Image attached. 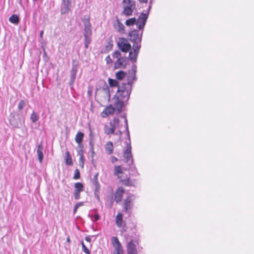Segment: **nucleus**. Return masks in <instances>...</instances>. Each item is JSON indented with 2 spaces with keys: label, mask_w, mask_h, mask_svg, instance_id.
I'll use <instances>...</instances> for the list:
<instances>
[{
  "label": "nucleus",
  "mask_w": 254,
  "mask_h": 254,
  "mask_svg": "<svg viewBox=\"0 0 254 254\" xmlns=\"http://www.w3.org/2000/svg\"><path fill=\"white\" fill-rule=\"evenodd\" d=\"M132 63L131 69L128 71L126 76L127 83H123L121 86L119 87L118 90L115 95V106L119 111L122 110L124 106L128 100L131 92L132 84L137 80L136 76L137 65L134 64L135 63Z\"/></svg>",
  "instance_id": "f257e3e1"
},
{
  "label": "nucleus",
  "mask_w": 254,
  "mask_h": 254,
  "mask_svg": "<svg viewBox=\"0 0 254 254\" xmlns=\"http://www.w3.org/2000/svg\"><path fill=\"white\" fill-rule=\"evenodd\" d=\"M143 31H139L133 29L130 31L128 35V38L130 41L133 43L132 48L129 51V57L130 60L133 63H136L137 56L141 48V42Z\"/></svg>",
  "instance_id": "f03ea898"
},
{
  "label": "nucleus",
  "mask_w": 254,
  "mask_h": 254,
  "mask_svg": "<svg viewBox=\"0 0 254 254\" xmlns=\"http://www.w3.org/2000/svg\"><path fill=\"white\" fill-rule=\"evenodd\" d=\"M122 118L124 119L125 131L126 132V135L128 138V140L126 141L125 142V144H126V148L124 150V160H125V161L129 166L130 169H134L135 166L133 165V160L132 155L131 154V144H130V134H129V129H128L127 120L125 115L122 116Z\"/></svg>",
  "instance_id": "7ed1b4c3"
},
{
  "label": "nucleus",
  "mask_w": 254,
  "mask_h": 254,
  "mask_svg": "<svg viewBox=\"0 0 254 254\" xmlns=\"http://www.w3.org/2000/svg\"><path fill=\"white\" fill-rule=\"evenodd\" d=\"M82 21L84 25V45L87 49L91 41V25L88 16H85Z\"/></svg>",
  "instance_id": "20e7f679"
},
{
  "label": "nucleus",
  "mask_w": 254,
  "mask_h": 254,
  "mask_svg": "<svg viewBox=\"0 0 254 254\" xmlns=\"http://www.w3.org/2000/svg\"><path fill=\"white\" fill-rule=\"evenodd\" d=\"M123 11L121 13L122 15L128 17L132 15L134 10L136 8V4L135 1L133 0H123Z\"/></svg>",
  "instance_id": "39448f33"
},
{
  "label": "nucleus",
  "mask_w": 254,
  "mask_h": 254,
  "mask_svg": "<svg viewBox=\"0 0 254 254\" xmlns=\"http://www.w3.org/2000/svg\"><path fill=\"white\" fill-rule=\"evenodd\" d=\"M152 4V0L149 1V5L146 12H141L138 18L136 19L137 28L140 31H143L147 20L148 17L149 12Z\"/></svg>",
  "instance_id": "423d86ee"
},
{
  "label": "nucleus",
  "mask_w": 254,
  "mask_h": 254,
  "mask_svg": "<svg viewBox=\"0 0 254 254\" xmlns=\"http://www.w3.org/2000/svg\"><path fill=\"white\" fill-rule=\"evenodd\" d=\"M134 196L133 195L128 196L124 200L123 209L127 214H130L133 207Z\"/></svg>",
  "instance_id": "0eeeda50"
},
{
  "label": "nucleus",
  "mask_w": 254,
  "mask_h": 254,
  "mask_svg": "<svg viewBox=\"0 0 254 254\" xmlns=\"http://www.w3.org/2000/svg\"><path fill=\"white\" fill-rule=\"evenodd\" d=\"M117 45L119 49L123 52L127 53L131 49V45L128 43L127 40L125 38H119Z\"/></svg>",
  "instance_id": "6e6552de"
},
{
  "label": "nucleus",
  "mask_w": 254,
  "mask_h": 254,
  "mask_svg": "<svg viewBox=\"0 0 254 254\" xmlns=\"http://www.w3.org/2000/svg\"><path fill=\"white\" fill-rule=\"evenodd\" d=\"M111 243L115 248L113 254H123L122 246L117 237L111 238Z\"/></svg>",
  "instance_id": "1a4fd4ad"
},
{
  "label": "nucleus",
  "mask_w": 254,
  "mask_h": 254,
  "mask_svg": "<svg viewBox=\"0 0 254 254\" xmlns=\"http://www.w3.org/2000/svg\"><path fill=\"white\" fill-rule=\"evenodd\" d=\"M10 125L15 128H20L24 124V120L20 118L18 116H13L9 119Z\"/></svg>",
  "instance_id": "9d476101"
},
{
  "label": "nucleus",
  "mask_w": 254,
  "mask_h": 254,
  "mask_svg": "<svg viewBox=\"0 0 254 254\" xmlns=\"http://www.w3.org/2000/svg\"><path fill=\"white\" fill-rule=\"evenodd\" d=\"M74 187L73 195L74 199L78 200L80 198V192L84 190V186L81 183L77 182L74 184Z\"/></svg>",
  "instance_id": "9b49d317"
},
{
  "label": "nucleus",
  "mask_w": 254,
  "mask_h": 254,
  "mask_svg": "<svg viewBox=\"0 0 254 254\" xmlns=\"http://www.w3.org/2000/svg\"><path fill=\"white\" fill-rule=\"evenodd\" d=\"M127 239L128 240V242L134 243L136 245H138L139 242V234L135 229H132L129 233Z\"/></svg>",
  "instance_id": "f8f14e48"
},
{
  "label": "nucleus",
  "mask_w": 254,
  "mask_h": 254,
  "mask_svg": "<svg viewBox=\"0 0 254 254\" xmlns=\"http://www.w3.org/2000/svg\"><path fill=\"white\" fill-rule=\"evenodd\" d=\"M71 0H62L61 11L62 14L68 12L71 8Z\"/></svg>",
  "instance_id": "ddd939ff"
},
{
  "label": "nucleus",
  "mask_w": 254,
  "mask_h": 254,
  "mask_svg": "<svg viewBox=\"0 0 254 254\" xmlns=\"http://www.w3.org/2000/svg\"><path fill=\"white\" fill-rule=\"evenodd\" d=\"M115 100H116V96H115ZM115 102V101H114ZM114 105H115V103H114ZM115 108L112 107L111 105L108 107H107L101 113L102 116L103 118L106 117L109 115L113 114L115 110H117L118 112H120L121 111H119L116 108L115 106H114Z\"/></svg>",
  "instance_id": "4468645a"
},
{
  "label": "nucleus",
  "mask_w": 254,
  "mask_h": 254,
  "mask_svg": "<svg viewBox=\"0 0 254 254\" xmlns=\"http://www.w3.org/2000/svg\"><path fill=\"white\" fill-rule=\"evenodd\" d=\"M127 254H137L136 245L132 242H128L127 244Z\"/></svg>",
  "instance_id": "2eb2a0df"
},
{
  "label": "nucleus",
  "mask_w": 254,
  "mask_h": 254,
  "mask_svg": "<svg viewBox=\"0 0 254 254\" xmlns=\"http://www.w3.org/2000/svg\"><path fill=\"white\" fill-rule=\"evenodd\" d=\"M124 192V190L122 187L119 188L116 191L114 194V196L115 199L117 203L122 200Z\"/></svg>",
  "instance_id": "dca6fc26"
},
{
  "label": "nucleus",
  "mask_w": 254,
  "mask_h": 254,
  "mask_svg": "<svg viewBox=\"0 0 254 254\" xmlns=\"http://www.w3.org/2000/svg\"><path fill=\"white\" fill-rule=\"evenodd\" d=\"M106 153L111 155L113 153L114 145L112 141H108L104 146Z\"/></svg>",
  "instance_id": "f3484780"
},
{
  "label": "nucleus",
  "mask_w": 254,
  "mask_h": 254,
  "mask_svg": "<svg viewBox=\"0 0 254 254\" xmlns=\"http://www.w3.org/2000/svg\"><path fill=\"white\" fill-rule=\"evenodd\" d=\"M114 28H115V29L118 32H120L121 33H124V31H125V26L123 25V24H122L120 22V21L119 20V19L118 18H117V19L116 20V22H115V23L114 24Z\"/></svg>",
  "instance_id": "a211bd4d"
},
{
  "label": "nucleus",
  "mask_w": 254,
  "mask_h": 254,
  "mask_svg": "<svg viewBox=\"0 0 254 254\" xmlns=\"http://www.w3.org/2000/svg\"><path fill=\"white\" fill-rule=\"evenodd\" d=\"M43 144L42 142H41L37 146V153L38 155V160L39 162L41 163L43 161L44 155L43 154Z\"/></svg>",
  "instance_id": "6ab92c4d"
},
{
  "label": "nucleus",
  "mask_w": 254,
  "mask_h": 254,
  "mask_svg": "<svg viewBox=\"0 0 254 254\" xmlns=\"http://www.w3.org/2000/svg\"><path fill=\"white\" fill-rule=\"evenodd\" d=\"M130 59L127 58V57H122L121 59H120L121 61H120V63L121 64L118 65V66H115V68H120L121 67L123 68H126V66L128 63V60Z\"/></svg>",
  "instance_id": "aec40b11"
},
{
  "label": "nucleus",
  "mask_w": 254,
  "mask_h": 254,
  "mask_svg": "<svg viewBox=\"0 0 254 254\" xmlns=\"http://www.w3.org/2000/svg\"><path fill=\"white\" fill-rule=\"evenodd\" d=\"M107 43L104 48L102 50V53H107L113 48V42L112 40H107Z\"/></svg>",
  "instance_id": "412c9836"
},
{
  "label": "nucleus",
  "mask_w": 254,
  "mask_h": 254,
  "mask_svg": "<svg viewBox=\"0 0 254 254\" xmlns=\"http://www.w3.org/2000/svg\"><path fill=\"white\" fill-rule=\"evenodd\" d=\"M115 220L117 226L119 228H121L123 223V214L121 213H118L116 216Z\"/></svg>",
  "instance_id": "4be33fe9"
},
{
  "label": "nucleus",
  "mask_w": 254,
  "mask_h": 254,
  "mask_svg": "<svg viewBox=\"0 0 254 254\" xmlns=\"http://www.w3.org/2000/svg\"><path fill=\"white\" fill-rule=\"evenodd\" d=\"M113 58H116L117 59V61L114 64V66H118V65L121 64L120 61H121L120 59H121L122 57H121L120 52H119V51H115L113 53Z\"/></svg>",
  "instance_id": "5701e85b"
},
{
  "label": "nucleus",
  "mask_w": 254,
  "mask_h": 254,
  "mask_svg": "<svg viewBox=\"0 0 254 254\" xmlns=\"http://www.w3.org/2000/svg\"><path fill=\"white\" fill-rule=\"evenodd\" d=\"M109 84L111 87H117L118 89L119 87H121V85H119V82L116 79H113L109 78L108 79ZM118 89L117 90V91Z\"/></svg>",
  "instance_id": "b1692460"
},
{
  "label": "nucleus",
  "mask_w": 254,
  "mask_h": 254,
  "mask_svg": "<svg viewBox=\"0 0 254 254\" xmlns=\"http://www.w3.org/2000/svg\"><path fill=\"white\" fill-rule=\"evenodd\" d=\"M9 21H10V22L17 25L18 24V23L19 22V17L16 14H12L9 18Z\"/></svg>",
  "instance_id": "393cba45"
},
{
  "label": "nucleus",
  "mask_w": 254,
  "mask_h": 254,
  "mask_svg": "<svg viewBox=\"0 0 254 254\" xmlns=\"http://www.w3.org/2000/svg\"><path fill=\"white\" fill-rule=\"evenodd\" d=\"M84 137V133L82 132H78L76 134L75 140L76 143L79 144V146H80V144L83 140V138Z\"/></svg>",
  "instance_id": "a878e982"
},
{
  "label": "nucleus",
  "mask_w": 254,
  "mask_h": 254,
  "mask_svg": "<svg viewBox=\"0 0 254 254\" xmlns=\"http://www.w3.org/2000/svg\"><path fill=\"white\" fill-rule=\"evenodd\" d=\"M119 124V120L118 118H114L110 122L109 126L115 131L116 128V125H118Z\"/></svg>",
  "instance_id": "bb28decb"
},
{
  "label": "nucleus",
  "mask_w": 254,
  "mask_h": 254,
  "mask_svg": "<svg viewBox=\"0 0 254 254\" xmlns=\"http://www.w3.org/2000/svg\"><path fill=\"white\" fill-rule=\"evenodd\" d=\"M65 155H66V157H65V162L66 165H72V158L70 155V154H69V152L68 151H66L65 152Z\"/></svg>",
  "instance_id": "cd10ccee"
},
{
  "label": "nucleus",
  "mask_w": 254,
  "mask_h": 254,
  "mask_svg": "<svg viewBox=\"0 0 254 254\" xmlns=\"http://www.w3.org/2000/svg\"><path fill=\"white\" fill-rule=\"evenodd\" d=\"M127 72L123 70H120L116 72V77L118 80H122L124 77H126Z\"/></svg>",
  "instance_id": "c85d7f7f"
},
{
  "label": "nucleus",
  "mask_w": 254,
  "mask_h": 254,
  "mask_svg": "<svg viewBox=\"0 0 254 254\" xmlns=\"http://www.w3.org/2000/svg\"><path fill=\"white\" fill-rule=\"evenodd\" d=\"M125 24L127 26L136 25V18L135 17L129 18L126 21Z\"/></svg>",
  "instance_id": "c756f323"
},
{
  "label": "nucleus",
  "mask_w": 254,
  "mask_h": 254,
  "mask_svg": "<svg viewBox=\"0 0 254 254\" xmlns=\"http://www.w3.org/2000/svg\"><path fill=\"white\" fill-rule=\"evenodd\" d=\"M78 154L80 156L79 159V165L83 167L84 166V156L83 153V150L81 148L80 150L78 151Z\"/></svg>",
  "instance_id": "7c9ffc66"
},
{
  "label": "nucleus",
  "mask_w": 254,
  "mask_h": 254,
  "mask_svg": "<svg viewBox=\"0 0 254 254\" xmlns=\"http://www.w3.org/2000/svg\"><path fill=\"white\" fill-rule=\"evenodd\" d=\"M39 119V115L34 111L32 112L30 116V119L32 123L36 122Z\"/></svg>",
  "instance_id": "2f4dec72"
},
{
  "label": "nucleus",
  "mask_w": 254,
  "mask_h": 254,
  "mask_svg": "<svg viewBox=\"0 0 254 254\" xmlns=\"http://www.w3.org/2000/svg\"><path fill=\"white\" fill-rule=\"evenodd\" d=\"M104 131L105 133L107 135L114 133V131L113 130V129L107 125H106L104 127Z\"/></svg>",
  "instance_id": "473e14b6"
},
{
  "label": "nucleus",
  "mask_w": 254,
  "mask_h": 254,
  "mask_svg": "<svg viewBox=\"0 0 254 254\" xmlns=\"http://www.w3.org/2000/svg\"><path fill=\"white\" fill-rule=\"evenodd\" d=\"M121 173H122V167L120 166H116L114 169V175L117 176Z\"/></svg>",
  "instance_id": "72a5a7b5"
},
{
  "label": "nucleus",
  "mask_w": 254,
  "mask_h": 254,
  "mask_svg": "<svg viewBox=\"0 0 254 254\" xmlns=\"http://www.w3.org/2000/svg\"><path fill=\"white\" fill-rule=\"evenodd\" d=\"M42 48H43V60L45 62L47 63L49 60V56H48V55H47V54L46 53L45 49L43 47H42Z\"/></svg>",
  "instance_id": "f704fd0d"
},
{
  "label": "nucleus",
  "mask_w": 254,
  "mask_h": 254,
  "mask_svg": "<svg viewBox=\"0 0 254 254\" xmlns=\"http://www.w3.org/2000/svg\"><path fill=\"white\" fill-rule=\"evenodd\" d=\"M80 173L79 170L78 169H76L74 170V176L73 177V179L74 180H78L80 178Z\"/></svg>",
  "instance_id": "c9c22d12"
},
{
  "label": "nucleus",
  "mask_w": 254,
  "mask_h": 254,
  "mask_svg": "<svg viewBox=\"0 0 254 254\" xmlns=\"http://www.w3.org/2000/svg\"><path fill=\"white\" fill-rule=\"evenodd\" d=\"M25 106V102L24 100H21L18 104V109L19 111L22 110Z\"/></svg>",
  "instance_id": "e433bc0d"
},
{
  "label": "nucleus",
  "mask_w": 254,
  "mask_h": 254,
  "mask_svg": "<svg viewBox=\"0 0 254 254\" xmlns=\"http://www.w3.org/2000/svg\"><path fill=\"white\" fill-rule=\"evenodd\" d=\"M81 245H82V251L86 254H90V252L88 249V248L86 247L85 244H84L83 242H81Z\"/></svg>",
  "instance_id": "4c0bfd02"
},
{
  "label": "nucleus",
  "mask_w": 254,
  "mask_h": 254,
  "mask_svg": "<svg viewBox=\"0 0 254 254\" xmlns=\"http://www.w3.org/2000/svg\"><path fill=\"white\" fill-rule=\"evenodd\" d=\"M103 89L104 92L108 95L109 98H110L111 97V92L112 91L110 90L109 87L107 85H106L103 87Z\"/></svg>",
  "instance_id": "58836bf2"
},
{
  "label": "nucleus",
  "mask_w": 254,
  "mask_h": 254,
  "mask_svg": "<svg viewBox=\"0 0 254 254\" xmlns=\"http://www.w3.org/2000/svg\"><path fill=\"white\" fill-rule=\"evenodd\" d=\"M83 204H84V202H79L77 203L75 205V206H74V209H73V213H74V214H75V213L76 212V211H77V210L78 208H79V207L80 206H81L83 205Z\"/></svg>",
  "instance_id": "ea45409f"
},
{
  "label": "nucleus",
  "mask_w": 254,
  "mask_h": 254,
  "mask_svg": "<svg viewBox=\"0 0 254 254\" xmlns=\"http://www.w3.org/2000/svg\"><path fill=\"white\" fill-rule=\"evenodd\" d=\"M92 184L95 187L94 191L100 190V185L98 181Z\"/></svg>",
  "instance_id": "a19ab883"
},
{
  "label": "nucleus",
  "mask_w": 254,
  "mask_h": 254,
  "mask_svg": "<svg viewBox=\"0 0 254 254\" xmlns=\"http://www.w3.org/2000/svg\"><path fill=\"white\" fill-rule=\"evenodd\" d=\"M79 62L77 60H72V66L78 67Z\"/></svg>",
  "instance_id": "79ce46f5"
},
{
  "label": "nucleus",
  "mask_w": 254,
  "mask_h": 254,
  "mask_svg": "<svg viewBox=\"0 0 254 254\" xmlns=\"http://www.w3.org/2000/svg\"><path fill=\"white\" fill-rule=\"evenodd\" d=\"M100 190L94 191V195L99 201H100Z\"/></svg>",
  "instance_id": "37998d69"
},
{
  "label": "nucleus",
  "mask_w": 254,
  "mask_h": 254,
  "mask_svg": "<svg viewBox=\"0 0 254 254\" xmlns=\"http://www.w3.org/2000/svg\"><path fill=\"white\" fill-rule=\"evenodd\" d=\"M77 73L70 72V79L74 80L76 78Z\"/></svg>",
  "instance_id": "c03bdc74"
},
{
  "label": "nucleus",
  "mask_w": 254,
  "mask_h": 254,
  "mask_svg": "<svg viewBox=\"0 0 254 254\" xmlns=\"http://www.w3.org/2000/svg\"><path fill=\"white\" fill-rule=\"evenodd\" d=\"M105 61L107 64H111L112 63V60L109 55L106 57Z\"/></svg>",
  "instance_id": "a18cd8bd"
},
{
  "label": "nucleus",
  "mask_w": 254,
  "mask_h": 254,
  "mask_svg": "<svg viewBox=\"0 0 254 254\" xmlns=\"http://www.w3.org/2000/svg\"><path fill=\"white\" fill-rule=\"evenodd\" d=\"M98 174L97 173L94 175V177L91 180L92 183L96 182H98Z\"/></svg>",
  "instance_id": "49530a36"
},
{
  "label": "nucleus",
  "mask_w": 254,
  "mask_h": 254,
  "mask_svg": "<svg viewBox=\"0 0 254 254\" xmlns=\"http://www.w3.org/2000/svg\"><path fill=\"white\" fill-rule=\"evenodd\" d=\"M110 160L112 163H114L118 161V158L114 156H112L110 157Z\"/></svg>",
  "instance_id": "de8ad7c7"
},
{
  "label": "nucleus",
  "mask_w": 254,
  "mask_h": 254,
  "mask_svg": "<svg viewBox=\"0 0 254 254\" xmlns=\"http://www.w3.org/2000/svg\"><path fill=\"white\" fill-rule=\"evenodd\" d=\"M122 182H123V184L125 186H129L130 185L129 180L128 179L123 180Z\"/></svg>",
  "instance_id": "09e8293b"
},
{
  "label": "nucleus",
  "mask_w": 254,
  "mask_h": 254,
  "mask_svg": "<svg viewBox=\"0 0 254 254\" xmlns=\"http://www.w3.org/2000/svg\"><path fill=\"white\" fill-rule=\"evenodd\" d=\"M93 218H94V220H93V221H97L100 219V217L98 214H95L93 215Z\"/></svg>",
  "instance_id": "8fccbe9b"
},
{
  "label": "nucleus",
  "mask_w": 254,
  "mask_h": 254,
  "mask_svg": "<svg viewBox=\"0 0 254 254\" xmlns=\"http://www.w3.org/2000/svg\"><path fill=\"white\" fill-rule=\"evenodd\" d=\"M78 67L72 66L71 70H70V72L77 73V72L78 71Z\"/></svg>",
  "instance_id": "3c124183"
},
{
  "label": "nucleus",
  "mask_w": 254,
  "mask_h": 254,
  "mask_svg": "<svg viewBox=\"0 0 254 254\" xmlns=\"http://www.w3.org/2000/svg\"><path fill=\"white\" fill-rule=\"evenodd\" d=\"M122 132L119 130H118L117 131L115 132V131H114V133H113L114 134H115V135H118L119 137H120L122 134Z\"/></svg>",
  "instance_id": "603ef678"
},
{
  "label": "nucleus",
  "mask_w": 254,
  "mask_h": 254,
  "mask_svg": "<svg viewBox=\"0 0 254 254\" xmlns=\"http://www.w3.org/2000/svg\"><path fill=\"white\" fill-rule=\"evenodd\" d=\"M88 127H89V131H90V133H89V137L90 138H91L92 139V128L91 127V126H90V124H88Z\"/></svg>",
  "instance_id": "864d4df0"
},
{
  "label": "nucleus",
  "mask_w": 254,
  "mask_h": 254,
  "mask_svg": "<svg viewBox=\"0 0 254 254\" xmlns=\"http://www.w3.org/2000/svg\"><path fill=\"white\" fill-rule=\"evenodd\" d=\"M74 81H75L74 80L70 79L69 85L70 86L71 89H72L73 88V85H74Z\"/></svg>",
  "instance_id": "5fc2aeb1"
},
{
  "label": "nucleus",
  "mask_w": 254,
  "mask_h": 254,
  "mask_svg": "<svg viewBox=\"0 0 254 254\" xmlns=\"http://www.w3.org/2000/svg\"><path fill=\"white\" fill-rule=\"evenodd\" d=\"M89 144H90V147H94V144H93V142L92 141V139H91V138H90Z\"/></svg>",
  "instance_id": "6e6d98bb"
},
{
  "label": "nucleus",
  "mask_w": 254,
  "mask_h": 254,
  "mask_svg": "<svg viewBox=\"0 0 254 254\" xmlns=\"http://www.w3.org/2000/svg\"><path fill=\"white\" fill-rule=\"evenodd\" d=\"M85 240L88 242H90L91 241V239L89 236H86L85 238Z\"/></svg>",
  "instance_id": "4d7b16f0"
},
{
  "label": "nucleus",
  "mask_w": 254,
  "mask_h": 254,
  "mask_svg": "<svg viewBox=\"0 0 254 254\" xmlns=\"http://www.w3.org/2000/svg\"><path fill=\"white\" fill-rule=\"evenodd\" d=\"M90 151L92 153V157L93 156L94 154L95 153L94 151V147H90Z\"/></svg>",
  "instance_id": "13d9d810"
},
{
  "label": "nucleus",
  "mask_w": 254,
  "mask_h": 254,
  "mask_svg": "<svg viewBox=\"0 0 254 254\" xmlns=\"http://www.w3.org/2000/svg\"><path fill=\"white\" fill-rule=\"evenodd\" d=\"M140 3H146L148 0H138Z\"/></svg>",
  "instance_id": "bf43d9fd"
},
{
  "label": "nucleus",
  "mask_w": 254,
  "mask_h": 254,
  "mask_svg": "<svg viewBox=\"0 0 254 254\" xmlns=\"http://www.w3.org/2000/svg\"><path fill=\"white\" fill-rule=\"evenodd\" d=\"M44 32L43 31H41L40 33V37L42 38L43 36Z\"/></svg>",
  "instance_id": "052dcab7"
},
{
  "label": "nucleus",
  "mask_w": 254,
  "mask_h": 254,
  "mask_svg": "<svg viewBox=\"0 0 254 254\" xmlns=\"http://www.w3.org/2000/svg\"><path fill=\"white\" fill-rule=\"evenodd\" d=\"M69 241H70V240H69V238H67V241L69 242Z\"/></svg>",
  "instance_id": "680f3d73"
}]
</instances>
